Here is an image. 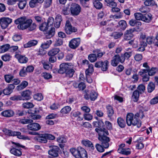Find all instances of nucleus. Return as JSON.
Returning a JSON list of instances; mask_svg holds the SVG:
<instances>
[{"instance_id": "f257e3e1", "label": "nucleus", "mask_w": 158, "mask_h": 158, "mask_svg": "<svg viewBox=\"0 0 158 158\" xmlns=\"http://www.w3.org/2000/svg\"><path fill=\"white\" fill-rule=\"evenodd\" d=\"M139 116V113H136L135 115L132 113H129L126 116V122L127 125L130 126H136L137 127H140L141 125V121L138 118Z\"/></svg>"}, {"instance_id": "f03ea898", "label": "nucleus", "mask_w": 158, "mask_h": 158, "mask_svg": "<svg viewBox=\"0 0 158 158\" xmlns=\"http://www.w3.org/2000/svg\"><path fill=\"white\" fill-rule=\"evenodd\" d=\"M32 22L33 21L31 19H28L25 16L21 17L15 21V23L19 24L17 26L18 28L22 30L27 29Z\"/></svg>"}, {"instance_id": "7ed1b4c3", "label": "nucleus", "mask_w": 158, "mask_h": 158, "mask_svg": "<svg viewBox=\"0 0 158 158\" xmlns=\"http://www.w3.org/2000/svg\"><path fill=\"white\" fill-rule=\"evenodd\" d=\"M95 131L98 134V139L101 142L102 145L105 148H108L109 146V138L104 135H102L104 134V131L102 129L97 128L95 129Z\"/></svg>"}, {"instance_id": "20e7f679", "label": "nucleus", "mask_w": 158, "mask_h": 158, "mask_svg": "<svg viewBox=\"0 0 158 158\" xmlns=\"http://www.w3.org/2000/svg\"><path fill=\"white\" fill-rule=\"evenodd\" d=\"M72 154L76 158H87L86 150L81 147H79L77 149L72 148L70 150Z\"/></svg>"}, {"instance_id": "39448f33", "label": "nucleus", "mask_w": 158, "mask_h": 158, "mask_svg": "<svg viewBox=\"0 0 158 158\" xmlns=\"http://www.w3.org/2000/svg\"><path fill=\"white\" fill-rule=\"evenodd\" d=\"M73 21L72 18H69L66 20L64 27V31L68 35H70L73 32H75L77 31V29L76 27H73L70 22Z\"/></svg>"}, {"instance_id": "423d86ee", "label": "nucleus", "mask_w": 158, "mask_h": 158, "mask_svg": "<svg viewBox=\"0 0 158 158\" xmlns=\"http://www.w3.org/2000/svg\"><path fill=\"white\" fill-rule=\"evenodd\" d=\"M3 132L6 135L9 136H17L19 139H26V137L24 136L21 135V133L19 131H12L6 129H4L3 130Z\"/></svg>"}, {"instance_id": "0eeeda50", "label": "nucleus", "mask_w": 158, "mask_h": 158, "mask_svg": "<svg viewBox=\"0 0 158 158\" xmlns=\"http://www.w3.org/2000/svg\"><path fill=\"white\" fill-rule=\"evenodd\" d=\"M70 9L71 13L73 16H77L79 14L81 8L78 4L73 3L71 5Z\"/></svg>"}, {"instance_id": "6e6552de", "label": "nucleus", "mask_w": 158, "mask_h": 158, "mask_svg": "<svg viewBox=\"0 0 158 158\" xmlns=\"http://www.w3.org/2000/svg\"><path fill=\"white\" fill-rule=\"evenodd\" d=\"M124 62L123 57L120 56L119 55H116L111 60V64L113 66H116L120 62L123 63Z\"/></svg>"}, {"instance_id": "1a4fd4ad", "label": "nucleus", "mask_w": 158, "mask_h": 158, "mask_svg": "<svg viewBox=\"0 0 158 158\" xmlns=\"http://www.w3.org/2000/svg\"><path fill=\"white\" fill-rule=\"evenodd\" d=\"M12 22V19L8 17H2L0 19V26L2 29H5Z\"/></svg>"}, {"instance_id": "9d476101", "label": "nucleus", "mask_w": 158, "mask_h": 158, "mask_svg": "<svg viewBox=\"0 0 158 158\" xmlns=\"http://www.w3.org/2000/svg\"><path fill=\"white\" fill-rule=\"evenodd\" d=\"M80 42V40L79 38H74L70 41L69 46L71 48L75 49L79 45Z\"/></svg>"}, {"instance_id": "9b49d317", "label": "nucleus", "mask_w": 158, "mask_h": 158, "mask_svg": "<svg viewBox=\"0 0 158 158\" xmlns=\"http://www.w3.org/2000/svg\"><path fill=\"white\" fill-rule=\"evenodd\" d=\"M27 129L30 130L37 131L41 128L40 125L37 123H30L27 126Z\"/></svg>"}, {"instance_id": "f8f14e48", "label": "nucleus", "mask_w": 158, "mask_h": 158, "mask_svg": "<svg viewBox=\"0 0 158 158\" xmlns=\"http://www.w3.org/2000/svg\"><path fill=\"white\" fill-rule=\"evenodd\" d=\"M59 148L57 146H53L51 149L48 151V154L54 157H57L58 155Z\"/></svg>"}, {"instance_id": "ddd939ff", "label": "nucleus", "mask_w": 158, "mask_h": 158, "mask_svg": "<svg viewBox=\"0 0 158 158\" xmlns=\"http://www.w3.org/2000/svg\"><path fill=\"white\" fill-rule=\"evenodd\" d=\"M31 92L28 90H26L23 91L21 94L22 100H30L31 98Z\"/></svg>"}, {"instance_id": "4468645a", "label": "nucleus", "mask_w": 158, "mask_h": 158, "mask_svg": "<svg viewBox=\"0 0 158 158\" xmlns=\"http://www.w3.org/2000/svg\"><path fill=\"white\" fill-rule=\"evenodd\" d=\"M134 31V30L132 29L126 31L124 33V39L127 40H130L133 36L132 33Z\"/></svg>"}, {"instance_id": "2eb2a0df", "label": "nucleus", "mask_w": 158, "mask_h": 158, "mask_svg": "<svg viewBox=\"0 0 158 158\" xmlns=\"http://www.w3.org/2000/svg\"><path fill=\"white\" fill-rule=\"evenodd\" d=\"M35 139L40 143H45L47 142L45 134H38V136L35 138Z\"/></svg>"}, {"instance_id": "dca6fc26", "label": "nucleus", "mask_w": 158, "mask_h": 158, "mask_svg": "<svg viewBox=\"0 0 158 158\" xmlns=\"http://www.w3.org/2000/svg\"><path fill=\"white\" fill-rule=\"evenodd\" d=\"M69 68V66L67 63L61 64L60 65V69L58 71V72L60 74L65 73Z\"/></svg>"}, {"instance_id": "f3484780", "label": "nucleus", "mask_w": 158, "mask_h": 158, "mask_svg": "<svg viewBox=\"0 0 158 158\" xmlns=\"http://www.w3.org/2000/svg\"><path fill=\"white\" fill-rule=\"evenodd\" d=\"M15 57L21 63H26L28 61V58L27 57L19 54H16Z\"/></svg>"}, {"instance_id": "a211bd4d", "label": "nucleus", "mask_w": 158, "mask_h": 158, "mask_svg": "<svg viewBox=\"0 0 158 158\" xmlns=\"http://www.w3.org/2000/svg\"><path fill=\"white\" fill-rule=\"evenodd\" d=\"M97 93L94 90L91 91L89 97L87 94L85 95V98L86 99H88L90 98L91 101H94L97 98Z\"/></svg>"}, {"instance_id": "6ab92c4d", "label": "nucleus", "mask_w": 158, "mask_h": 158, "mask_svg": "<svg viewBox=\"0 0 158 158\" xmlns=\"http://www.w3.org/2000/svg\"><path fill=\"white\" fill-rule=\"evenodd\" d=\"M14 113L13 110H5L1 112V115L6 117H10L13 116Z\"/></svg>"}, {"instance_id": "aec40b11", "label": "nucleus", "mask_w": 158, "mask_h": 158, "mask_svg": "<svg viewBox=\"0 0 158 158\" xmlns=\"http://www.w3.org/2000/svg\"><path fill=\"white\" fill-rule=\"evenodd\" d=\"M73 85L75 88H78L80 90H82L86 87L85 84L82 82L79 83L77 82H74L73 83Z\"/></svg>"}, {"instance_id": "412c9836", "label": "nucleus", "mask_w": 158, "mask_h": 158, "mask_svg": "<svg viewBox=\"0 0 158 158\" xmlns=\"http://www.w3.org/2000/svg\"><path fill=\"white\" fill-rule=\"evenodd\" d=\"M152 19V15L151 14H146L143 15L142 21L146 23H149Z\"/></svg>"}, {"instance_id": "4be33fe9", "label": "nucleus", "mask_w": 158, "mask_h": 158, "mask_svg": "<svg viewBox=\"0 0 158 158\" xmlns=\"http://www.w3.org/2000/svg\"><path fill=\"white\" fill-rule=\"evenodd\" d=\"M86 147L90 148L92 149H94V147L92 143L89 140H83L81 142Z\"/></svg>"}, {"instance_id": "5701e85b", "label": "nucleus", "mask_w": 158, "mask_h": 158, "mask_svg": "<svg viewBox=\"0 0 158 158\" xmlns=\"http://www.w3.org/2000/svg\"><path fill=\"white\" fill-rule=\"evenodd\" d=\"M14 76L12 74H8L4 76V78L5 81L7 83H10L12 82V80Z\"/></svg>"}, {"instance_id": "b1692460", "label": "nucleus", "mask_w": 158, "mask_h": 158, "mask_svg": "<svg viewBox=\"0 0 158 158\" xmlns=\"http://www.w3.org/2000/svg\"><path fill=\"white\" fill-rule=\"evenodd\" d=\"M144 1V4L146 6H156L157 7L156 3L153 0H145Z\"/></svg>"}, {"instance_id": "393cba45", "label": "nucleus", "mask_w": 158, "mask_h": 158, "mask_svg": "<svg viewBox=\"0 0 158 158\" xmlns=\"http://www.w3.org/2000/svg\"><path fill=\"white\" fill-rule=\"evenodd\" d=\"M38 42L36 40H32L29 41L27 43L24 45V47L25 48H27L31 47L36 45Z\"/></svg>"}, {"instance_id": "a878e982", "label": "nucleus", "mask_w": 158, "mask_h": 158, "mask_svg": "<svg viewBox=\"0 0 158 158\" xmlns=\"http://www.w3.org/2000/svg\"><path fill=\"white\" fill-rule=\"evenodd\" d=\"M55 29L54 28H51L50 30L45 34V37L47 39H50L55 34Z\"/></svg>"}, {"instance_id": "bb28decb", "label": "nucleus", "mask_w": 158, "mask_h": 158, "mask_svg": "<svg viewBox=\"0 0 158 158\" xmlns=\"http://www.w3.org/2000/svg\"><path fill=\"white\" fill-rule=\"evenodd\" d=\"M118 27L123 30H125L127 27V22L124 20L120 21L118 23Z\"/></svg>"}, {"instance_id": "cd10ccee", "label": "nucleus", "mask_w": 158, "mask_h": 158, "mask_svg": "<svg viewBox=\"0 0 158 158\" xmlns=\"http://www.w3.org/2000/svg\"><path fill=\"white\" fill-rule=\"evenodd\" d=\"M71 110V108L68 106L64 107L60 110V112L63 115L69 113Z\"/></svg>"}, {"instance_id": "c85d7f7f", "label": "nucleus", "mask_w": 158, "mask_h": 158, "mask_svg": "<svg viewBox=\"0 0 158 158\" xmlns=\"http://www.w3.org/2000/svg\"><path fill=\"white\" fill-rule=\"evenodd\" d=\"M28 85V83L26 81H23L17 87L18 90H20L26 88Z\"/></svg>"}, {"instance_id": "c756f323", "label": "nucleus", "mask_w": 158, "mask_h": 158, "mask_svg": "<svg viewBox=\"0 0 158 158\" xmlns=\"http://www.w3.org/2000/svg\"><path fill=\"white\" fill-rule=\"evenodd\" d=\"M117 122L118 125L121 128H123L125 127L126 123L125 120L122 118L119 117L118 118Z\"/></svg>"}, {"instance_id": "7c9ffc66", "label": "nucleus", "mask_w": 158, "mask_h": 158, "mask_svg": "<svg viewBox=\"0 0 158 158\" xmlns=\"http://www.w3.org/2000/svg\"><path fill=\"white\" fill-rule=\"evenodd\" d=\"M60 51V50L58 48L53 49L49 51L48 53V55L50 56H54Z\"/></svg>"}, {"instance_id": "2f4dec72", "label": "nucleus", "mask_w": 158, "mask_h": 158, "mask_svg": "<svg viewBox=\"0 0 158 158\" xmlns=\"http://www.w3.org/2000/svg\"><path fill=\"white\" fill-rule=\"evenodd\" d=\"M10 152L14 155L19 156L22 154V152L20 149H19L15 148H12L10 150Z\"/></svg>"}, {"instance_id": "473e14b6", "label": "nucleus", "mask_w": 158, "mask_h": 158, "mask_svg": "<svg viewBox=\"0 0 158 158\" xmlns=\"http://www.w3.org/2000/svg\"><path fill=\"white\" fill-rule=\"evenodd\" d=\"M75 72V70L74 69H71L69 68L65 73V76L66 77L69 78L72 77L73 76Z\"/></svg>"}, {"instance_id": "72a5a7b5", "label": "nucleus", "mask_w": 158, "mask_h": 158, "mask_svg": "<svg viewBox=\"0 0 158 158\" xmlns=\"http://www.w3.org/2000/svg\"><path fill=\"white\" fill-rule=\"evenodd\" d=\"M139 92L137 90H135L133 92L132 97L133 101L134 102H137L138 100L139 96Z\"/></svg>"}, {"instance_id": "f704fd0d", "label": "nucleus", "mask_w": 158, "mask_h": 158, "mask_svg": "<svg viewBox=\"0 0 158 158\" xmlns=\"http://www.w3.org/2000/svg\"><path fill=\"white\" fill-rule=\"evenodd\" d=\"M52 43V41L48 40L46 42H44L41 44V47L43 49H47L48 48L50 45Z\"/></svg>"}, {"instance_id": "c9c22d12", "label": "nucleus", "mask_w": 158, "mask_h": 158, "mask_svg": "<svg viewBox=\"0 0 158 158\" xmlns=\"http://www.w3.org/2000/svg\"><path fill=\"white\" fill-rule=\"evenodd\" d=\"M106 109L108 116L109 117H111L113 115L114 113L112 107L110 105H108L106 106Z\"/></svg>"}, {"instance_id": "e433bc0d", "label": "nucleus", "mask_w": 158, "mask_h": 158, "mask_svg": "<svg viewBox=\"0 0 158 158\" xmlns=\"http://www.w3.org/2000/svg\"><path fill=\"white\" fill-rule=\"evenodd\" d=\"M10 47V45L8 44L2 45L0 47V53H3L6 52Z\"/></svg>"}, {"instance_id": "4c0bfd02", "label": "nucleus", "mask_w": 158, "mask_h": 158, "mask_svg": "<svg viewBox=\"0 0 158 158\" xmlns=\"http://www.w3.org/2000/svg\"><path fill=\"white\" fill-rule=\"evenodd\" d=\"M118 151L119 153L126 155H128L131 153L129 149H126L125 148H122L121 149H118Z\"/></svg>"}, {"instance_id": "58836bf2", "label": "nucleus", "mask_w": 158, "mask_h": 158, "mask_svg": "<svg viewBox=\"0 0 158 158\" xmlns=\"http://www.w3.org/2000/svg\"><path fill=\"white\" fill-rule=\"evenodd\" d=\"M106 3L107 5L110 7L117 6V3L114 2V0H105Z\"/></svg>"}, {"instance_id": "ea45409f", "label": "nucleus", "mask_w": 158, "mask_h": 158, "mask_svg": "<svg viewBox=\"0 0 158 158\" xmlns=\"http://www.w3.org/2000/svg\"><path fill=\"white\" fill-rule=\"evenodd\" d=\"M100 0H95L93 1V4L94 7L97 9H100L102 7V4L99 1Z\"/></svg>"}, {"instance_id": "a19ab883", "label": "nucleus", "mask_w": 158, "mask_h": 158, "mask_svg": "<svg viewBox=\"0 0 158 158\" xmlns=\"http://www.w3.org/2000/svg\"><path fill=\"white\" fill-rule=\"evenodd\" d=\"M158 69L156 68L153 67L150 69H148V74L150 76L154 75L157 72Z\"/></svg>"}, {"instance_id": "79ce46f5", "label": "nucleus", "mask_w": 158, "mask_h": 158, "mask_svg": "<svg viewBox=\"0 0 158 158\" xmlns=\"http://www.w3.org/2000/svg\"><path fill=\"white\" fill-rule=\"evenodd\" d=\"M155 88V85L152 82H150L148 86V90L149 93L152 92Z\"/></svg>"}, {"instance_id": "37998d69", "label": "nucleus", "mask_w": 158, "mask_h": 158, "mask_svg": "<svg viewBox=\"0 0 158 158\" xmlns=\"http://www.w3.org/2000/svg\"><path fill=\"white\" fill-rule=\"evenodd\" d=\"M18 6L21 9H23L25 6L27 2L25 0H19Z\"/></svg>"}, {"instance_id": "c03bdc74", "label": "nucleus", "mask_w": 158, "mask_h": 158, "mask_svg": "<svg viewBox=\"0 0 158 158\" xmlns=\"http://www.w3.org/2000/svg\"><path fill=\"white\" fill-rule=\"evenodd\" d=\"M109 62L107 60H106L104 62H102V64L101 67V69L103 71H106L108 68V64Z\"/></svg>"}, {"instance_id": "a18cd8bd", "label": "nucleus", "mask_w": 158, "mask_h": 158, "mask_svg": "<svg viewBox=\"0 0 158 158\" xmlns=\"http://www.w3.org/2000/svg\"><path fill=\"white\" fill-rule=\"evenodd\" d=\"M19 122L20 123L23 124H29L32 123L33 120L30 119L24 118L21 119L19 121Z\"/></svg>"}, {"instance_id": "49530a36", "label": "nucleus", "mask_w": 158, "mask_h": 158, "mask_svg": "<svg viewBox=\"0 0 158 158\" xmlns=\"http://www.w3.org/2000/svg\"><path fill=\"white\" fill-rule=\"evenodd\" d=\"M49 27L47 24L46 22L44 23L41 24L39 27V28L40 30L42 31H46L48 29Z\"/></svg>"}, {"instance_id": "de8ad7c7", "label": "nucleus", "mask_w": 158, "mask_h": 158, "mask_svg": "<svg viewBox=\"0 0 158 158\" xmlns=\"http://www.w3.org/2000/svg\"><path fill=\"white\" fill-rule=\"evenodd\" d=\"M123 35L121 32H114L112 34V36L115 39H117Z\"/></svg>"}, {"instance_id": "09e8293b", "label": "nucleus", "mask_w": 158, "mask_h": 158, "mask_svg": "<svg viewBox=\"0 0 158 158\" xmlns=\"http://www.w3.org/2000/svg\"><path fill=\"white\" fill-rule=\"evenodd\" d=\"M11 56L9 54H6L1 57L2 59L4 61H9L10 59Z\"/></svg>"}, {"instance_id": "8fccbe9b", "label": "nucleus", "mask_w": 158, "mask_h": 158, "mask_svg": "<svg viewBox=\"0 0 158 158\" xmlns=\"http://www.w3.org/2000/svg\"><path fill=\"white\" fill-rule=\"evenodd\" d=\"M88 59L91 62H95L97 59L96 54H91L88 56Z\"/></svg>"}, {"instance_id": "3c124183", "label": "nucleus", "mask_w": 158, "mask_h": 158, "mask_svg": "<svg viewBox=\"0 0 158 158\" xmlns=\"http://www.w3.org/2000/svg\"><path fill=\"white\" fill-rule=\"evenodd\" d=\"M34 98L35 100L40 101L43 100V97L41 93H37L34 95Z\"/></svg>"}, {"instance_id": "603ef678", "label": "nucleus", "mask_w": 158, "mask_h": 158, "mask_svg": "<svg viewBox=\"0 0 158 158\" xmlns=\"http://www.w3.org/2000/svg\"><path fill=\"white\" fill-rule=\"evenodd\" d=\"M95 147L97 151L99 152H102L104 151V148L103 147L98 143L96 144Z\"/></svg>"}, {"instance_id": "864d4df0", "label": "nucleus", "mask_w": 158, "mask_h": 158, "mask_svg": "<svg viewBox=\"0 0 158 158\" xmlns=\"http://www.w3.org/2000/svg\"><path fill=\"white\" fill-rule=\"evenodd\" d=\"M94 71L93 66L92 64H89V68L86 71V74L87 75H89Z\"/></svg>"}, {"instance_id": "5fc2aeb1", "label": "nucleus", "mask_w": 158, "mask_h": 158, "mask_svg": "<svg viewBox=\"0 0 158 158\" xmlns=\"http://www.w3.org/2000/svg\"><path fill=\"white\" fill-rule=\"evenodd\" d=\"M37 25L35 23H30L29 26L27 27L28 30L30 31H33L35 30L36 27Z\"/></svg>"}, {"instance_id": "6e6d98bb", "label": "nucleus", "mask_w": 158, "mask_h": 158, "mask_svg": "<svg viewBox=\"0 0 158 158\" xmlns=\"http://www.w3.org/2000/svg\"><path fill=\"white\" fill-rule=\"evenodd\" d=\"M129 44L132 45L133 47L136 48L138 47V42L135 39L132 40L128 42Z\"/></svg>"}, {"instance_id": "4d7b16f0", "label": "nucleus", "mask_w": 158, "mask_h": 158, "mask_svg": "<svg viewBox=\"0 0 158 158\" xmlns=\"http://www.w3.org/2000/svg\"><path fill=\"white\" fill-rule=\"evenodd\" d=\"M23 106L24 108H32L34 106V105L31 102H27L23 103Z\"/></svg>"}, {"instance_id": "13d9d810", "label": "nucleus", "mask_w": 158, "mask_h": 158, "mask_svg": "<svg viewBox=\"0 0 158 158\" xmlns=\"http://www.w3.org/2000/svg\"><path fill=\"white\" fill-rule=\"evenodd\" d=\"M135 19L137 20H142L143 15L139 13H136L134 14Z\"/></svg>"}, {"instance_id": "bf43d9fd", "label": "nucleus", "mask_w": 158, "mask_h": 158, "mask_svg": "<svg viewBox=\"0 0 158 158\" xmlns=\"http://www.w3.org/2000/svg\"><path fill=\"white\" fill-rule=\"evenodd\" d=\"M137 90L140 93H143L145 90V86L143 84L139 85L137 87Z\"/></svg>"}, {"instance_id": "052dcab7", "label": "nucleus", "mask_w": 158, "mask_h": 158, "mask_svg": "<svg viewBox=\"0 0 158 158\" xmlns=\"http://www.w3.org/2000/svg\"><path fill=\"white\" fill-rule=\"evenodd\" d=\"M27 72L26 70L25 67H24L19 72V75L22 77H24L27 75Z\"/></svg>"}, {"instance_id": "680f3d73", "label": "nucleus", "mask_w": 158, "mask_h": 158, "mask_svg": "<svg viewBox=\"0 0 158 158\" xmlns=\"http://www.w3.org/2000/svg\"><path fill=\"white\" fill-rule=\"evenodd\" d=\"M155 38L152 36H149L146 39V41L148 44H151L154 43Z\"/></svg>"}, {"instance_id": "e2e57ef3", "label": "nucleus", "mask_w": 158, "mask_h": 158, "mask_svg": "<svg viewBox=\"0 0 158 158\" xmlns=\"http://www.w3.org/2000/svg\"><path fill=\"white\" fill-rule=\"evenodd\" d=\"M41 75L45 79H48L52 77V76L50 73L46 72L43 73Z\"/></svg>"}, {"instance_id": "0e129e2a", "label": "nucleus", "mask_w": 158, "mask_h": 158, "mask_svg": "<svg viewBox=\"0 0 158 158\" xmlns=\"http://www.w3.org/2000/svg\"><path fill=\"white\" fill-rule=\"evenodd\" d=\"M83 116L84 119L87 121L91 120L93 118V116L89 114H84Z\"/></svg>"}, {"instance_id": "69168bd1", "label": "nucleus", "mask_w": 158, "mask_h": 158, "mask_svg": "<svg viewBox=\"0 0 158 158\" xmlns=\"http://www.w3.org/2000/svg\"><path fill=\"white\" fill-rule=\"evenodd\" d=\"M38 3H39L36 0H31L29 2L30 6L31 8L35 7Z\"/></svg>"}, {"instance_id": "338daca9", "label": "nucleus", "mask_w": 158, "mask_h": 158, "mask_svg": "<svg viewBox=\"0 0 158 158\" xmlns=\"http://www.w3.org/2000/svg\"><path fill=\"white\" fill-rule=\"evenodd\" d=\"M63 44V40L61 39L58 38L56 39L54 44V46H58L62 45Z\"/></svg>"}, {"instance_id": "774afa93", "label": "nucleus", "mask_w": 158, "mask_h": 158, "mask_svg": "<svg viewBox=\"0 0 158 158\" xmlns=\"http://www.w3.org/2000/svg\"><path fill=\"white\" fill-rule=\"evenodd\" d=\"M158 103V96L156 97L151 100L150 103L151 105H154Z\"/></svg>"}]
</instances>
